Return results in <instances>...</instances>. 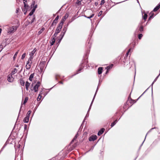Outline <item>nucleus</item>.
<instances>
[{
	"instance_id": "4d7b16f0",
	"label": "nucleus",
	"mask_w": 160,
	"mask_h": 160,
	"mask_svg": "<svg viewBox=\"0 0 160 160\" xmlns=\"http://www.w3.org/2000/svg\"><path fill=\"white\" fill-rule=\"evenodd\" d=\"M108 72V70H107V71L106 72V73H107Z\"/></svg>"
},
{
	"instance_id": "b1692460",
	"label": "nucleus",
	"mask_w": 160,
	"mask_h": 160,
	"mask_svg": "<svg viewBox=\"0 0 160 160\" xmlns=\"http://www.w3.org/2000/svg\"><path fill=\"white\" fill-rule=\"evenodd\" d=\"M29 118L26 116L23 120V122H24L27 123L28 121Z\"/></svg>"
},
{
	"instance_id": "412c9836",
	"label": "nucleus",
	"mask_w": 160,
	"mask_h": 160,
	"mask_svg": "<svg viewBox=\"0 0 160 160\" xmlns=\"http://www.w3.org/2000/svg\"><path fill=\"white\" fill-rule=\"evenodd\" d=\"M65 32H63V31L61 33V37L60 38V41H61V40L62 39L63 36H64V35H65Z\"/></svg>"
},
{
	"instance_id": "79ce46f5",
	"label": "nucleus",
	"mask_w": 160,
	"mask_h": 160,
	"mask_svg": "<svg viewBox=\"0 0 160 160\" xmlns=\"http://www.w3.org/2000/svg\"><path fill=\"white\" fill-rule=\"evenodd\" d=\"M104 3H105V0H102L101 1V2L100 3V5H102L103 4H104Z\"/></svg>"
},
{
	"instance_id": "f8f14e48",
	"label": "nucleus",
	"mask_w": 160,
	"mask_h": 160,
	"mask_svg": "<svg viewBox=\"0 0 160 160\" xmlns=\"http://www.w3.org/2000/svg\"><path fill=\"white\" fill-rule=\"evenodd\" d=\"M69 16L68 14L67 13L63 17L62 20L61 21H63V22H64L65 20Z\"/></svg>"
},
{
	"instance_id": "2eb2a0df",
	"label": "nucleus",
	"mask_w": 160,
	"mask_h": 160,
	"mask_svg": "<svg viewBox=\"0 0 160 160\" xmlns=\"http://www.w3.org/2000/svg\"><path fill=\"white\" fill-rule=\"evenodd\" d=\"M33 59V58L31 57H30L28 59V62H28V63L31 64L32 62Z\"/></svg>"
},
{
	"instance_id": "603ef678",
	"label": "nucleus",
	"mask_w": 160,
	"mask_h": 160,
	"mask_svg": "<svg viewBox=\"0 0 160 160\" xmlns=\"http://www.w3.org/2000/svg\"><path fill=\"white\" fill-rule=\"evenodd\" d=\"M27 2V0H23V2H25V3H26V2Z\"/></svg>"
},
{
	"instance_id": "7ed1b4c3",
	"label": "nucleus",
	"mask_w": 160,
	"mask_h": 160,
	"mask_svg": "<svg viewBox=\"0 0 160 160\" xmlns=\"http://www.w3.org/2000/svg\"><path fill=\"white\" fill-rule=\"evenodd\" d=\"M14 78L13 77L12 75L10 74L8 75V81L10 82H13L14 81Z\"/></svg>"
},
{
	"instance_id": "c756f323",
	"label": "nucleus",
	"mask_w": 160,
	"mask_h": 160,
	"mask_svg": "<svg viewBox=\"0 0 160 160\" xmlns=\"http://www.w3.org/2000/svg\"><path fill=\"white\" fill-rule=\"evenodd\" d=\"M112 66H113V64H111V65L107 66L106 68V69H107V70H109L111 68H112Z\"/></svg>"
},
{
	"instance_id": "9b49d317",
	"label": "nucleus",
	"mask_w": 160,
	"mask_h": 160,
	"mask_svg": "<svg viewBox=\"0 0 160 160\" xmlns=\"http://www.w3.org/2000/svg\"><path fill=\"white\" fill-rule=\"evenodd\" d=\"M18 72V70L16 68H14L13 70H12L11 73V74L13 75L15 73H16Z\"/></svg>"
},
{
	"instance_id": "052dcab7",
	"label": "nucleus",
	"mask_w": 160,
	"mask_h": 160,
	"mask_svg": "<svg viewBox=\"0 0 160 160\" xmlns=\"http://www.w3.org/2000/svg\"><path fill=\"white\" fill-rule=\"evenodd\" d=\"M78 72L76 74H78Z\"/></svg>"
},
{
	"instance_id": "13d9d810",
	"label": "nucleus",
	"mask_w": 160,
	"mask_h": 160,
	"mask_svg": "<svg viewBox=\"0 0 160 160\" xmlns=\"http://www.w3.org/2000/svg\"><path fill=\"white\" fill-rule=\"evenodd\" d=\"M60 42H61V41H60L59 40V41H58V42L60 43Z\"/></svg>"
},
{
	"instance_id": "ea45409f",
	"label": "nucleus",
	"mask_w": 160,
	"mask_h": 160,
	"mask_svg": "<svg viewBox=\"0 0 160 160\" xmlns=\"http://www.w3.org/2000/svg\"><path fill=\"white\" fill-rule=\"evenodd\" d=\"M21 145L20 144H19L18 146H17V148L16 149V151H17L20 147Z\"/></svg>"
},
{
	"instance_id": "c85d7f7f",
	"label": "nucleus",
	"mask_w": 160,
	"mask_h": 160,
	"mask_svg": "<svg viewBox=\"0 0 160 160\" xmlns=\"http://www.w3.org/2000/svg\"><path fill=\"white\" fill-rule=\"evenodd\" d=\"M117 122V120H115L113 122H112V123H111V127H113L114 125H115L116 124V122Z\"/></svg>"
},
{
	"instance_id": "e2e57ef3",
	"label": "nucleus",
	"mask_w": 160,
	"mask_h": 160,
	"mask_svg": "<svg viewBox=\"0 0 160 160\" xmlns=\"http://www.w3.org/2000/svg\"><path fill=\"white\" fill-rule=\"evenodd\" d=\"M145 139H146V138H145L144 140H145Z\"/></svg>"
},
{
	"instance_id": "cd10ccee",
	"label": "nucleus",
	"mask_w": 160,
	"mask_h": 160,
	"mask_svg": "<svg viewBox=\"0 0 160 160\" xmlns=\"http://www.w3.org/2000/svg\"><path fill=\"white\" fill-rule=\"evenodd\" d=\"M45 28H42L38 32V34L40 35L43 31Z\"/></svg>"
},
{
	"instance_id": "0e129e2a",
	"label": "nucleus",
	"mask_w": 160,
	"mask_h": 160,
	"mask_svg": "<svg viewBox=\"0 0 160 160\" xmlns=\"http://www.w3.org/2000/svg\"><path fill=\"white\" fill-rule=\"evenodd\" d=\"M145 139H146V138H145L144 140H145Z\"/></svg>"
},
{
	"instance_id": "de8ad7c7",
	"label": "nucleus",
	"mask_w": 160,
	"mask_h": 160,
	"mask_svg": "<svg viewBox=\"0 0 160 160\" xmlns=\"http://www.w3.org/2000/svg\"><path fill=\"white\" fill-rule=\"evenodd\" d=\"M77 137L75 136L73 140H72V142H73L74 140H76L77 139Z\"/></svg>"
},
{
	"instance_id": "bf43d9fd",
	"label": "nucleus",
	"mask_w": 160,
	"mask_h": 160,
	"mask_svg": "<svg viewBox=\"0 0 160 160\" xmlns=\"http://www.w3.org/2000/svg\"><path fill=\"white\" fill-rule=\"evenodd\" d=\"M79 0H78V1H79ZM79 2H81V1H78V3H79Z\"/></svg>"
},
{
	"instance_id": "864d4df0",
	"label": "nucleus",
	"mask_w": 160,
	"mask_h": 160,
	"mask_svg": "<svg viewBox=\"0 0 160 160\" xmlns=\"http://www.w3.org/2000/svg\"><path fill=\"white\" fill-rule=\"evenodd\" d=\"M18 9H17V10L16 11V12L18 13Z\"/></svg>"
},
{
	"instance_id": "5fc2aeb1",
	"label": "nucleus",
	"mask_w": 160,
	"mask_h": 160,
	"mask_svg": "<svg viewBox=\"0 0 160 160\" xmlns=\"http://www.w3.org/2000/svg\"><path fill=\"white\" fill-rule=\"evenodd\" d=\"M59 83H61V84H63V83L61 81V82H59Z\"/></svg>"
},
{
	"instance_id": "4468645a",
	"label": "nucleus",
	"mask_w": 160,
	"mask_h": 160,
	"mask_svg": "<svg viewBox=\"0 0 160 160\" xmlns=\"http://www.w3.org/2000/svg\"><path fill=\"white\" fill-rule=\"evenodd\" d=\"M42 94V91H41L40 92V93L37 98V101H40L41 100V97H42L41 95Z\"/></svg>"
},
{
	"instance_id": "6ab92c4d",
	"label": "nucleus",
	"mask_w": 160,
	"mask_h": 160,
	"mask_svg": "<svg viewBox=\"0 0 160 160\" xmlns=\"http://www.w3.org/2000/svg\"><path fill=\"white\" fill-rule=\"evenodd\" d=\"M31 67V64L28 63V62L27 63L26 65V68L27 69H29Z\"/></svg>"
},
{
	"instance_id": "c03bdc74",
	"label": "nucleus",
	"mask_w": 160,
	"mask_h": 160,
	"mask_svg": "<svg viewBox=\"0 0 160 160\" xmlns=\"http://www.w3.org/2000/svg\"><path fill=\"white\" fill-rule=\"evenodd\" d=\"M102 11H100L99 12V13H98V16H100L102 14Z\"/></svg>"
},
{
	"instance_id": "69168bd1",
	"label": "nucleus",
	"mask_w": 160,
	"mask_h": 160,
	"mask_svg": "<svg viewBox=\"0 0 160 160\" xmlns=\"http://www.w3.org/2000/svg\"><path fill=\"white\" fill-rule=\"evenodd\" d=\"M140 97H139V98H140Z\"/></svg>"
},
{
	"instance_id": "6e6d98bb",
	"label": "nucleus",
	"mask_w": 160,
	"mask_h": 160,
	"mask_svg": "<svg viewBox=\"0 0 160 160\" xmlns=\"http://www.w3.org/2000/svg\"><path fill=\"white\" fill-rule=\"evenodd\" d=\"M88 116V113H87V114L86 115V116L85 117H86L87 116Z\"/></svg>"
},
{
	"instance_id": "9d476101",
	"label": "nucleus",
	"mask_w": 160,
	"mask_h": 160,
	"mask_svg": "<svg viewBox=\"0 0 160 160\" xmlns=\"http://www.w3.org/2000/svg\"><path fill=\"white\" fill-rule=\"evenodd\" d=\"M98 88H97V89L96 91V93H95V95H94V97H93V100H92V102H91V105H90V107H89V109H88V112H89V111L90 110V108H91V106H92V103L93 102V100H94V99L95 97V95H96V93H97V91H98Z\"/></svg>"
},
{
	"instance_id": "f3484780",
	"label": "nucleus",
	"mask_w": 160,
	"mask_h": 160,
	"mask_svg": "<svg viewBox=\"0 0 160 160\" xmlns=\"http://www.w3.org/2000/svg\"><path fill=\"white\" fill-rule=\"evenodd\" d=\"M102 67H99L98 69V72L99 74H100L102 73Z\"/></svg>"
},
{
	"instance_id": "5701e85b",
	"label": "nucleus",
	"mask_w": 160,
	"mask_h": 160,
	"mask_svg": "<svg viewBox=\"0 0 160 160\" xmlns=\"http://www.w3.org/2000/svg\"><path fill=\"white\" fill-rule=\"evenodd\" d=\"M61 29L57 28L55 31V34H58L61 31Z\"/></svg>"
},
{
	"instance_id": "dca6fc26",
	"label": "nucleus",
	"mask_w": 160,
	"mask_h": 160,
	"mask_svg": "<svg viewBox=\"0 0 160 160\" xmlns=\"http://www.w3.org/2000/svg\"><path fill=\"white\" fill-rule=\"evenodd\" d=\"M160 8V4H158V5L154 8L153 11L156 12Z\"/></svg>"
},
{
	"instance_id": "20e7f679",
	"label": "nucleus",
	"mask_w": 160,
	"mask_h": 160,
	"mask_svg": "<svg viewBox=\"0 0 160 160\" xmlns=\"http://www.w3.org/2000/svg\"><path fill=\"white\" fill-rule=\"evenodd\" d=\"M35 4V2L34 1H33L31 5V8H33L32 9H34V11H35L36 8H37V5Z\"/></svg>"
},
{
	"instance_id": "09e8293b",
	"label": "nucleus",
	"mask_w": 160,
	"mask_h": 160,
	"mask_svg": "<svg viewBox=\"0 0 160 160\" xmlns=\"http://www.w3.org/2000/svg\"><path fill=\"white\" fill-rule=\"evenodd\" d=\"M58 34H55V33L53 36V37H54V38L57 36Z\"/></svg>"
},
{
	"instance_id": "1a4fd4ad",
	"label": "nucleus",
	"mask_w": 160,
	"mask_h": 160,
	"mask_svg": "<svg viewBox=\"0 0 160 160\" xmlns=\"http://www.w3.org/2000/svg\"><path fill=\"white\" fill-rule=\"evenodd\" d=\"M105 129L104 128H102L98 132V136H100L102 134L103 132Z\"/></svg>"
},
{
	"instance_id": "2f4dec72",
	"label": "nucleus",
	"mask_w": 160,
	"mask_h": 160,
	"mask_svg": "<svg viewBox=\"0 0 160 160\" xmlns=\"http://www.w3.org/2000/svg\"><path fill=\"white\" fill-rule=\"evenodd\" d=\"M18 53V52H16L15 53V54L14 55V56H13V60H14L15 58H16V57L17 55V54Z\"/></svg>"
},
{
	"instance_id": "58836bf2",
	"label": "nucleus",
	"mask_w": 160,
	"mask_h": 160,
	"mask_svg": "<svg viewBox=\"0 0 160 160\" xmlns=\"http://www.w3.org/2000/svg\"><path fill=\"white\" fill-rule=\"evenodd\" d=\"M142 36V35L141 34H140L138 35V38L139 39H141Z\"/></svg>"
},
{
	"instance_id": "c9c22d12",
	"label": "nucleus",
	"mask_w": 160,
	"mask_h": 160,
	"mask_svg": "<svg viewBox=\"0 0 160 160\" xmlns=\"http://www.w3.org/2000/svg\"><path fill=\"white\" fill-rule=\"evenodd\" d=\"M67 30V28L65 26L63 28V30L62 31H63V32H66V31Z\"/></svg>"
},
{
	"instance_id": "338daca9",
	"label": "nucleus",
	"mask_w": 160,
	"mask_h": 160,
	"mask_svg": "<svg viewBox=\"0 0 160 160\" xmlns=\"http://www.w3.org/2000/svg\"><path fill=\"white\" fill-rule=\"evenodd\" d=\"M140 97H139V98H140Z\"/></svg>"
},
{
	"instance_id": "0eeeda50",
	"label": "nucleus",
	"mask_w": 160,
	"mask_h": 160,
	"mask_svg": "<svg viewBox=\"0 0 160 160\" xmlns=\"http://www.w3.org/2000/svg\"><path fill=\"white\" fill-rule=\"evenodd\" d=\"M36 51V48H34L30 53L29 54V56L30 57H32L33 58L34 55Z\"/></svg>"
},
{
	"instance_id": "473e14b6",
	"label": "nucleus",
	"mask_w": 160,
	"mask_h": 160,
	"mask_svg": "<svg viewBox=\"0 0 160 160\" xmlns=\"http://www.w3.org/2000/svg\"><path fill=\"white\" fill-rule=\"evenodd\" d=\"M35 11H34V9H32V11L30 12L29 13V15L31 16L32 15Z\"/></svg>"
},
{
	"instance_id": "3c124183",
	"label": "nucleus",
	"mask_w": 160,
	"mask_h": 160,
	"mask_svg": "<svg viewBox=\"0 0 160 160\" xmlns=\"http://www.w3.org/2000/svg\"><path fill=\"white\" fill-rule=\"evenodd\" d=\"M87 12H88L89 13H90V12H92V11L91 10H88L87 11Z\"/></svg>"
},
{
	"instance_id": "a19ab883",
	"label": "nucleus",
	"mask_w": 160,
	"mask_h": 160,
	"mask_svg": "<svg viewBox=\"0 0 160 160\" xmlns=\"http://www.w3.org/2000/svg\"><path fill=\"white\" fill-rule=\"evenodd\" d=\"M35 19V17L34 16H33V18L32 19L31 21V23H32L34 21Z\"/></svg>"
},
{
	"instance_id": "e433bc0d",
	"label": "nucleus",
	"mask_w": 160,
	"mask_h": 160,
	"mask_svg": "<svg viewBox=\"0 0 160 160\" xmlns=\"http://www.w3.org/2000/svg\"><path fill=\"white\" fill-rule=\"evenodd\" d=\"M3 47L2 45L1 44L0 45V52L2 51L3 48Z\"/></svg>"
},
{
	"instance_id": "f03ea898",
	"label": "nucleus",
	"mask_w": 160,
	"mask_h": 160,
	"mask_svg": "<svg viewBox=\"0 0 160 160\" xmlns=\"http://www.w3.org/2000/svg\"><path fill=\"white\" fill-rule=\"evenodd\" d=\"M40 82L39 81L38 82L33 88V89L35 92H36L38 91V88L40 86Z\"/></svg>"
},
{
	"instance_id": "f704fd0d",
	"label": "nucleus",
	"mask_w": 160,
	"mask_h": 160,
	"mask_svg": "<svg viewBox=\"0 0 160 160\" xmlns=\"http://www.w3.org/2000/svg\"><path fill=\"white\" fill-rule=\"evenodd\" d=\"M139 30L141 31L142 32L143 31V27L142 26H141L139 28Z\"/></svg>"
},
{
	"instance_id": "a878e982",
	"label": "nucleus",
	"mask_w": 160,
	"mask_h": 160,
	"mask_svg": "<svg viewBox=\"0 0 160 160\" xmlns=\"http://www.w3.org/2000/svg\"><path fill=\"white\" fill-rule=\"evenodd\" d=\"M143 13L144 14V15L143 16V18L144 20H145L147 19L148 15L144 12H143Z\"/></svg>"
},
{
	"instance_id": "a18cd8bd",
	"label": "nucleus",
	"mask_w": 160,
	"mask_h": 160,
	"mask_svg": "<svg viewBox=\"0 0 160 160\" xmlns=\"http://www.w3.org/2000/svg\"><path fill=\"white\" fill-rule=\"evenodd\" d=\"M24 6L25 8H26L28 6V5H27L26 3H25V2H24Z\"/></svg>"
},
{
	"instance_id": "680f3d73",
	"label": "nucleus",
	"mask_w": 160,
	"mask_h": 160,
	"mask_svg": "<svg viewBox=\"0 0 160 160\" xmlns=\"http://www.w3.org/2000/svg\"><path fill=\"white\" fill-rule=\"evenodd\" d=\"M145 139H146V138H145L144 140H145Z\"/></svg>"
},
{
	"instance_id": "4be33fe9",
	"label": "nucleus",
	"mask_w": 160,
	"mask_h": 160,
	"mask_svg": "<svg viewBox=\"0 0 160 160\" xmlns=\"http://www.w3.org/2000/svg\"><path fill=\"white\" fill-rule=\"evenodd\" d=\"M34 76V73H32L30 75L29 78V79L30 81H32V78H33Z\"/></svg>"
},
{
	"instance_id": "423d86ee",
	"label": "nucleus",
	"mask_w": 160,
	"mask_h": 160,
	"mask_svg": "<svg viewBox=\"0 0 160 160\" xmlns=\"http://www.w3.org/2000/svg\"><path fill=\"white\" fill-rule=\"evenodd\" d=\"M97 138V136L96 135L92 136L89 139V141H94Z\"/></svg>"
},
{
	"instance_id": "6e6552de",
	"label": "nucleus",
	"mask_w": 160,
	"mask_h": 160,
	"mask_svg": "<svg viewBox=\"0 0 160 160\" xmlns=\"http://www.w3.org/2000/svg\"><path fill=\"white\" fill-rule=\"evenodd\" d=\"M30 85V83L27 81L25 83L26 88L27 91L28 90V88Z\"/></svg>"
},
{
	"instance_id": "37998d69",
	"label": "nucleus",
	"mask_w": 160,
	"mask_h": 160,
	"mask_svg": "<svg viewBox=\"0 0 160 160\" xmlns=\"http://www.w3.org/2000/svg\"><path fill=\"white\" fill-rule=\"evenodd\" d=\"M131 48L130 49H129L128 51V52L126 53V55L127 56L128 55V53H129V52H130V50H131Z\"/></svg>"
},
{
	"instance_id": "393cba45",
	"label": "nucleus",
	"mask_w": 160,
	"mask_h": 160,
	"mask_svg": "<svg viewBox=\"0 0 160 160\" xmlns=\"http://www.w3.org/2000/svg\"><path fill=\"white\" fill-rule=\"evenodd\" d=\"M20 84L22 86L24 85L25 82L23 79H21L20 80Z\"/></svg>"
},
{
	"instance_id": "f257e3e1",
	"label": "nucleus",
	"mask_w": 160,
	"mask_h": 160,
	"mask_svg": "<svg viewBox=\"0 0 160 160\" xmlns=\"http://www.w3.org/2000/svg\"><path fill=\"white\" fill-rule=\"evenodd\" d=\"M18 27L17 26H15L9 28L8 29V33H13L17 29Z\"/></svg>"
},
{
	"instance_id": "4c0bfd02",
	"label": "nucleus",
	"mask_w": 160,
	"mask_h": 160,
	"mask_svg": "<svg viewBox=\"0 0 160 160\" xmlns=\"http://www.w3.org/2000/svg\"><path fill=\"white\" fill-rule=\"evenodd\" d=\"M25 56H26V53H23L22 55V58H21L22 59H23L25 58Z\"/></svg>"
},
{
	"instance_id": "ddd939ff",
	"label": "nucleus",
	"mask_w": 160,
	"mask_h": 160,
	"mask_svg": "<svg viewBox=\"0 0 160 160\" xmlns=\"http://www.w3.org/2000/svg\"><path fill=\"white\" fill-rule=\"evenodd\" d=\"M64 23L63 21H61L59 23V24L58 25V26L57 27L58 28H59L61 29L62 28V26L63 24V23Z\"/></svg>"
},
{
	"instance_id": "7c9ffc66",
	"label": "nucleus",
	"mask_w": 160,
	"mask_h": 160,
	"mask_svg": "<svg viewBox=\"0 0 160 160\" xmlns=\"http://www.w3.org/2000/svg\"><path fill=\"white\" fill-rule=\"evenodd\" d=\"M31 112H32V111H30V110L28 112L26 116L29 118Z\"/></svg>"
},
{
	"instance_id": "8fccbe9b",
	"label": "nucleus",
	"mask_w": 160,
	"mask_h": 160,
	"mask_svg": "<svg viewBox=\"0 0 160 160\" xmlns=\"http://www.w3.org/2000/svg\"><path fill=\"white\" fill-rule=\"evenodd\" d=\"M78 133L77 132V134H76V135L75 136L77 137H78Z\"/></svg>"
},
{
	"instance_id": "72a5a7b5",
	"label": "nucleus",
	"mask_w": 160,
	"mask_h": 160,
	"mask_svg": "<svg viewBox=\"0 0 160 160\" xmlns=\"http://www.w3.org/2000/svg\"><path fill=\"white\" fill-rule=\"evenodd\" d=\"M28 100V98L27 97H26L25 98L24 101V102H23V104H25V103L27 102Z\"/></svg>"
},
{
	"instance_id": "49530a36",
	"label": "nucleus",
	"mask_w": 160,
	"mask_h": 160,
	"mask_svg": "<svg viewBox=\"0 0 160 160\" xmlns=\"http://www.w3.org/2000/svg\"><path fill=\"white\" fill-rule=\"evenodd\" d=\"M82 68H82V67H80L79 68L78 70V72H79L80 71H81L82 70Z\"/></svg>"
},
{
	"instance_id": "bb28decb",
	"label": "nucleus",
	"mask_w": 160,
	"mask_h": 160,
	"mask_svg": "<svg viewBox=\"0 0 160 160\" xmlns=\"http://www.w3.org/2000/svg\"><path fill=\"white\" fill-rule=\"evenodd\" d=\"M150 14V16L148 18V20H150L153 17L154 14L153 12H151Z\"/></svg>"
},
{
	"instance_id": "39448f33",
	"label": "nucleus",
	"mask_w": 160,
	"mask_h": 160,
	"mask_svg": "<svg viewBox=\"0 0 160 160\" xmlns=\"http://www.w3.org/2000/svg\"><path fill=\"white\" fill-rule=\"evenodd\" d=\"M59 19V16H57L56 18L53 21L52 23V24L51 26L55 25L57 23Z\"/></svg>"
},
{
	"instance_id": "aec40b11",
	"label": "nucleus",
	"mask_w": 160,
	"mask_h": 160,
	"mask_svg": "<svg viewBox=\"0 0 160 160\" xmlns=\"http://www.w3.org/2000/svg\"><path fill=\"white\" fill-rule=\"evenodd\" d=\"M94 14L93 13H92L91 15H90V16H87L86 15H84V16L90 19L91 18L93 17L94 16Z\"/></svg>"
},
{
	"instance_id": "a211bd4d",
	"label": "nucleus",
	"mask_w": 160,
	"mask_h": 160,
	"mask_svg": "<svg viewBox=\"0 0 160 160\" xmlns=\"http://www.w3.org/2000/svg\"><path fill=\"white\" fill-rule=\"evenodd\" d=\"M55 42V39L54 38V37H53L51 40V45L52 46L53 45Z\"/></svg>"
}]
</instances>
